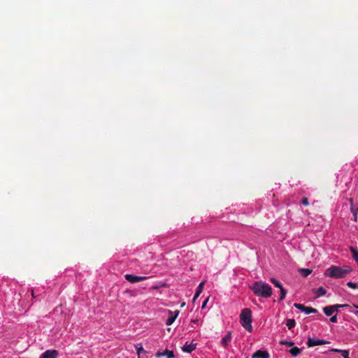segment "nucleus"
I'll return each mask as SVG.
<instances>
[{"label":"nucleus","instance_id":"f257e3e1","mask_svg":"<svg viewBox=\"0 0 358 358\" xmlns=\"http://www.w3.org/2000/svg\"><path fill=\"white\" fill-rule=\"evenodd\" d=\"M250 289H252L253 293L257 296L268 298L272 294L271 287L268 284L261 280L255 281L250 286Z\"/></svg>","mask_w":358,"mask_h":358},{"label":"nucleus","instance_id":"f03ea898","mask_svg":"<svg viewBox=\"0 0 358 358\" xmlns=\"http://www.w3.org/2000/svg\"><path fill=\"white\" fill-rule=\"evenodd\" d=\"M352 271V268L348 266L342 267L337 266H331L325 271V275L334 278H342L346 276Z\"/></svg>","mask_w":358,"mask_h":358},{"label":"nucleus","instance_id":"7ed1b4c3","mask_svg":"<svg viewBox=\"0 0 358 358\" xmlns=\"http://www.w3.org/2000/svg\"><path fill=\"white\" fill-rule=\"evenodd\" d=\"M240 320L242 326L249 332H252V326L251 324L252 321V312L249 308H244L241 310L240 315Z\"/></svg>","mask_w":358,"mask_h":358},{"label":"nucleus","instance_id":"20e7f679","mask_svg":"<svg viewBox=\"0 0 358 358\" xmlns=\"http://www.w3.org/2000/svg\"><path fill=\"white\" fill-rule=\"evenodd\" d=\"M348 304H336L323 308V312L327 316H330L335 311H338V307H348Z\"/></svg>","mask_w":358,"mask_h":358},{"label":"nucleus","instance_id":"39448f33","mask_svg":"<svg viewBox=\"0 0 358 358\" xmlns=\"http://www.w3.org/2000/svg\"><path fill=\"white\" fill-rule=\"evenodd\" d=\"M124 278L128 282L131 283L141 282L148 278L146 276H137L131 274H126Z\"/></svg>","mask_w":358,"mask_h":358},{"label":"nucleus","instance_id":"423d86ee","mask_svg":"<svg viewBox=\"0 0 358 358\" xmlns=\"http://www.w3.org/2000/svg\"><path fill=\"white\" fill-rule=\"evenodd\" d=\"M294 306L297 309L300 310L301 311L305 312L306 314L315 313L317 312V309L313 308L312 307L305 306L304 305L301 303H294Z\"/></svg>","mask_w":358,"mask_h":358},{"label":"nucleus","instance_id":"0eeeda50","mask_svg":"<svg viewBox=\"0 0 358 358\" xmlns=\"http://www.w3.org/2000/svg\"><path fill=\"white\" fill-rule=\"evenodd\" d=\"M327 343H329V342L327 341H325L323 339H315V338H308V341H307V345L308 347H314V346L324 345V344H327Z\"/></svg>","mask_w":358,"mask_h":358},{"label":"nucleus","instance_id":"6e6552de","mask_svg":"<svg viewBox=\"0 0 358 358\" xmlns=\"http://www.w3.org/2000/svg\"><path fill=\"white\" fill-rule=\"evenodd\" d=\"M58 352L56 350H48L41 354L40 358H57Z\"/></svg>","mask_w":358,"mask_h":358},{"label":"nucleus","instance_id":"1a4fd4ad","mask_svg":"<svg viewBox=\"0 0 358 358\" xmlns=\"http://www.w3.org/2000/svg\"><path fill=\"white\" fill-rule=\"evenodd\" d=\"M232 339L231 332L229 331L227 335L222 339L221 345L224 349H227L229 344L231 343Z\"/></svg>","mask_w":358,"mask_h":358},{"label":"nucleus","instance_id":"9d476101","mask_svg":"<svg viewBox=\"0 0 358 358\" xmlns=\"http://www.w3.org/2000/svg\"><path fill=\"white\" fill-rule=\"evenodd\" d=\"M179 314V311L178 310H176L175 311L174 313L169 310V316L168 317V319L166 320V325H171L174 321L176 320V317H178Z\"/></svg>","mask_w":358,"mask_h":358},{"label":"nucleus","instance_id":"9b49d317","mask_svg":"<svg viewBox=\"0 0 358 358\" xmlns=\"http://www.w3.org/2000/svg\"><path fill=\"white\" fill-rule=\"evenodd\" d=\"M196 345H197L196 343H194L193 342H192L189 344L186 343L184 345V346L182 348V350L185 352L190 353L196 349Z\"/></svg>","mask_w":358,"mask_h":358},{"label":"nucleus","instance_id":"f8f14e48","mask_svg":"<svg viewBox=\"0 0 358 358\" xmlns=\"http://www.w3.org/2000/svg\"><path fill=\"white\" fill-rule=\"evenodd\" d=\"M270 355L265 350H257L253 355L252 358H269Z\"/></svg>","mask_w":358,"mask_h":358},{"label":"nucleus","instance_id":"ddd939ff","mask_svg":"<svg viewBox=\"0 0 358 358\" xmlns=\"http://www.w3.org/2000/svg\"><path fill=\"white\" fill-rule=\"evenodd\" d=\"M157 357H161L164 356H166L167 358H173L174 353L173 351L166 350L164 352H157L155 355Z\"/></svg>","mask_w":358,"mask_h":358},{"label":"nucleus","instance_id":"4468645a","mask_svg":"<svg viewBox=\"0 0 358 358\" xmlns=\"http://www.w3.org/2000/svg\"><path fill=\"white\" fill-rule=\"evenodd\" d=\"M204 285H205V281H203L197 287L196 293H195L194 296V298L192 299V302L193 303L195 302L196 299L199 297L200 294L202 292L203 287H204Z\"/></svg>","mask_w":358,"mask_h":358},{"label":"nucleus","instance_id":"2eb2a0df","mask_svg":"<svg viewBox=\"0 0 358 358\" xmlns=\"http://www.w3.org/2000/svg\"><path fill=\"white\" fill-rule=\"evenodd\" d=\"M329 351L330 352H334L341 353V355H342V357L343 358H350V357H349V352L348 350L332 348V349L329 350Z\"/></svg>","mask_w":358,"mask_h":358},{"label":"nucleus","instance_id":"dca6fc26","mask_svg":"<svg viewBox=\"0 0 358 358\" xmlns=\"http://www.w3.org/2000/svg\"><path fill=\"white\" fill-rule=\"evenodd\" d=\"M312 270L309 268H299V273L304 278L308 276L311 273Z\"/></svg>","mask_w":358,"mask_h":358},{"label":"nucleus","instance_id":"f3484780","mask_svg":"<svg viewBox=\"0 0 358 358\" xmlns=\"http://www.w3.org/2000/svg\"><path fill=\"white\" fill-rule=\"evenodd\" d=\"M326 292L327 291L323 287H320L318 289L315 290L316 297L324 296L326 294Z\"/></svg>","mask_w":358,"mask_h":358},{"label":"nucleus","instance_id":"a211bd4d","mask_svg":"<svg viewBox=\"0 0 358 358\" xmlns=\"http://www.w3.org/2000/svg\"><path fill=\"white\" fill-rule=\"evenodd\" d=\"M350 252L352 254L353 259L358 264V250L355 248H354L353 246H351L350 248Z\"/></svg>","mask_w":358,"mask_h":358},{"label":"nucleus","instance_id":"6ab92c4d","mask_svg":"<svg viewBox=\"0 0 358 358\" xmlns=\"http://www.w3.org/2000/svg\"><path fill=\"white\" fill-rule=\"evenodd\" d=\"M350 203H351V211L353 214V216H354V220L356 221L357 220V211H358V209L357 208H355L353 207V200L352 199H349Z\"/></svg>","mask_w":358,"mask_h":358},{"label":"nucleus","instance_id":"aec40b11","mask_svg":"<svg viewBox=\"0 0 358 358\" xmlns=\"http://www.w3.org/2000/svg\"><path fill=\"white\" fill-rule=\"evenodd\" d=\"M301 351V349L297 347H293L289 350V353L293 356H297L300 354Z\"/></svg>","mask_w":358,"mask_h":358},{"label":"nucleus","instance_id":"412c9836","mask_svg":"<svg viewBox=\"0 0 358 358\" xmlns=\"http://www.w3.org/2000/svg\"><path fill=\"white\" fill-rule=\"evenodd\" d=\"M295 324H296V322L294 319H287L286 321V325L289 329H291L293 327H294Z\"/></svg>","mask_w":358,"mask_h":358},{"label":"nucleus","instance_id":"4be33fe9","mask_svg":"<svg viewBox=\"0 0 358 358\" xmlns=\"http://www.w3.org/2000/svg\"><path fill=\"white\" fill-rule=\"evenodd\" d=\"M280 296L279 300L282 301L285 298L287 291L283 288V287H280Z\"/></svg>","mask_w":358,"mask_h":358},{"label":"nucleus","instance_id":"5701e85b","mask_svg":"<svg viewBox=\"0 0 358 358\" xmlns=\"http://www.w3.org/2000/svg\"><path fill=\"white\" fill-rule=\"evenodd\" d=\"M271 282L277 287L280 288L282 287V285L274 278H271L270 279Z\"/></svg>","mask_w":358,"mask_h":358},{"label":"nucleus","instance_id":"b1692460","mask_svg":"<svg viewBox=\"0 0 358 358\" xmlns=\"http://www.w3.org/2000/svg\"><path fill=\"white\" fill-rule=\"evenodd\" d=\"M280 344L282 345H287V346H293L294 343L292 341H280Z\"/></svg>","mask_w":358,"mask_h":358},{"label":"nucleus","instance_id":"393cba45","mask_svg":"<svg viewBox=\"0 0 358 358\" xmlns=\"http://www.w3.org/2000/svg\"><path fill=\"white\" fill-rule=\"evenodd\" d=\"M139 346H136V350H137V354L138 356H140V354L143 352H144V349L142 347L141 344H139L138 345Z\"/></svg>","mask_w":358,"mask_h":358},{"label":"nucleus","instance_id":"a878e982","mask_svg":"<svg viewBox=\"0 0 358 358\" xmlns=\"http://www.w3.org/2000/svg\"><path fill=\"white\" fill-rule=\"evenodd\" d=\"M347 286L350 288H352V289H356L357 287V283H355V282H348L347 283Z\"/></svg>","mask_w":358,"mask_h":358},{"label":"nucleus","instance_id":"bb28decb","mask_svg":"<svg viewBox=\"0 0 358 358\" xmlns=\"http://www.w3.org/2000/svg\"><path fill=\"white\" fill-rule=\"evenodd\" d=\"M301 203H302V204H303L305 206H308L309 205L308 199L306 197H303L302 199Z\"/></svg>","mask_w":358,"mask_h":358},{"label":"nucleus","instance_id":"cd10ccee","mask_svg":"<svg viewBox=\"0 0 358 358\" xmlns=\"http://www.w3.org/2000/svg\"><path fill=\"white\" fill-rule=\"evenodd\" d=\"M329 320L331 322H333V323L337 322V315H335L332 316L331 317H330Z\"/></svg>","mask_w":358,"mask_h":358},{"label":"nucleus","instance_id":"c85d7f7f","mask_svg":"<svg viewBox=\"0 0 358 358\" xmlns=\"http://www.w3.org/2000/svg\"><path fill=\"white\" fill-rule=\"evenodd\" d=\"M208 299H209V297H208V298H207V299L203 301V304H202V306H201V308H204L206 307V304H207V303H208Z\"/></svg>","mask_w":358,"mask_h":358},{"label":"nucleus","instance_id":"c756f323","mask_svg":"<svg viewBox=\"0 0 358 358\" xmlns=\"http://www.w3.org/2000/svg\"><path fill=\"white\" fill-rule=\"evenodd\" d=\"M31 296H32L33 297H35L34 290H31Z\"/></svg>","mask_w":358,"mask_h":358},{"label":"nucleus","instance_id":"7c9ffc66","mask_svg":"<svg viewBox=\"0 0 358 358\" xmlns=\"http://www.w3.org/2000/svg\"><path fill=\"white\" fill-rule=\"evenodd\" d=\"M126 292L129 293V294H131V295H132V292H131V291H129V290H127V291H126Z\"/></svg>","mask_w":358,"mask_h":358},{"label":"nucleus","instance_id":"2f4dec72","mask_svg":"<svg viewBox=\"0 0 358 358\" xmlns=\"http://www.w3.org/2000/svg\"><path fill=\"white\" fill-rule=\"evenodd\" d=\"M185 302L182 303V304H181V307L185 306Z\"/></svg>","mask_w":358,"mask_h":358},{"label":"nucleus","instance_id":"473e14b6","mask_svg":"<svg viewBox=\"0 0 358 358\" xmlns=\"http://www.w3.org/2000/svg\"><path fill=\"white\" fill-rule=\"evenodd\" d=\"M357 308H358V306H356Z\"/></svg>","mask_w":358,"mask_h":358},{"label":"nucleus","instance_id":"72a5a7b5","mask_svg":"<svg viewBox=\"0 0 358 358\" xmlns=\"http://www.w3.org/2000/svg\"><path fill=\"white\" fill-rule=\"evenodd\" d=\"M357 285H358V282H357Z\"/></svg>","mask_w":358,"mask_h":358},{"label":"nucleus","instance_id":"f704fd0d","mask_svg":"<svg viewBox=\"0 0 358 358\" xmlns=\"http://www.w3.org/2000/svg\"><path fill=\"white\" fill-rule=\"evenodd\" d=\"M138 358H140V357H138Z\"/></svg>","mask_w":358,"mask_h":358}]
</instances>
